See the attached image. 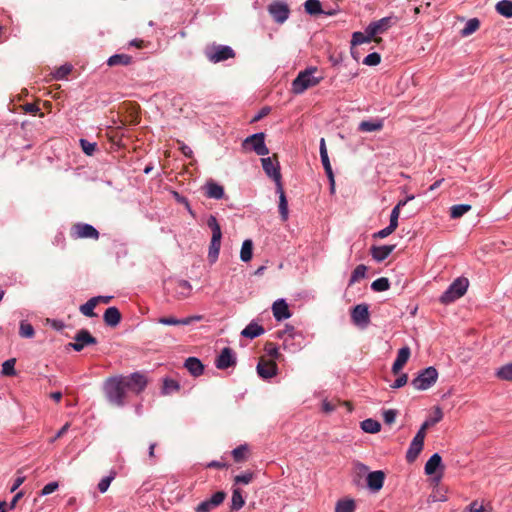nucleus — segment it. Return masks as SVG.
<instances>
[{
	"instance_id": "obj_15",
	"label": "nucleus",
	"mask_w": 512,
	"mask_h": 512,
	"mask_svg": "<svg viewBox=\"0 0 512 512\" xmlns=\"http://www.w3.org/2000/svg\"><path fill=\"white\" fill-rule=\"evenodd\" d=\"M268 11L270 15L273 17V19L280 24L284 23L288 19L290 14V9L288 5L280 1L271 3L268 6Z\"/></svg>"
},
{
	"instance_id": "obj_57",
	"label": "nucleus",
	"mask_w": 512,
	"mask_h": 512,
	"mask_svg": "<svg viewBox=\"0 0 512 512\" xmlns=\"http://www.w3.org/2000/svg\"><path fill=\"white\" fill-rule=\"evenodd\" d=\"M115 475L116 473L115 472H111L109 476L107 477H104L98 484V489L101 493H105L109 486H110V483L112 482V480L115 478Z\"/></svg>"
},
{
	"instance_id": "obj_37",
	"label": "nucleus",
	"mask_w": 512,
	"mask_h": 512,
	"mask_svg": "<svg viewBox=\"0 0 512 512\" xmlns=\"http://www.w3.org/2000/svg\"><path fill=\"white\" fill-rule=\"evenodd\" d=\"M253 255V242L250 239H247L243 242L241 251H240V259L243 262H248L252 259Z\"/></svg>"
},
{
	"instance_id": "obj_55",
	"label": "nucleus",
	"mask_w": 512,
	"mask_h": 512,
	"mask_svg": "<svg viewBox=\"0 0 512 512\" xmlns=\"http://www.w3.org/2000/svg\"><path fill=\"white\" fill-rule=\"evenodd\" d=\"M320 157H321V162L323 164L324 169L327 167H331L324 138H321V140H320Z\"/></svg>"
},
{
	"instance_id": "obj_49",
	"label": "nucleus",
	"mask_w": 512,
	"mask_h": 512,
	"mask_svg": "<svg viewBox=\"0 0 512 512\" xmlns=\"http://www.w3.org/2000/svg\"><path fill=\"white\" fill-rule=\"evenodd\" d=\"M97 306L95 299H89L85 304L81 305L79 310L86 317H95L94 308Z\"/></svg>"
},
{
	"instance_id": "obj_45",
	"label": "nucleus",
	"mask_w": 512,
	"mask_h": 512,
	"mask_svg": "<svg viewBox=\"0 0 512 512\" xmlns=\"http://www.w3.org/2000/svg\"><path fill=\"white\" fill-rule=\"evenodd\" d=\"M366 266L363 264L358 265L352 272L350 280H349V286L355 284L356 282H359L363 278H365L366 275Z\"/></svg>"
},
{
	"instance_id": "obj_29",
	"label": "nucleus",
	"mask_w": 512,
	"mask_h": 512,
	"mask_svg": "<svg viewBox=\"0 0 512 512\" xmlns=\"http://www.w3.org/2000/svg\"><path fill=\"white\" fill-rule=\"evenodd\" d=\"M277 193H279V213L283 221L288 218V202L283 190V185L279 184L276 186Z\"/></svg>"
},
{
	"instance_id": "obj_9",
	"label": "nucleus",
	"mask_w": 512,
	"mask_h": 512,
	"mask_svg": "<svg viewBox=\"0 0 512 512\" xmlns=\"http://www.w3.org/2000/svg\"><path fill=\"white\" fill-rule=\"evenodd\" d=\"M251 146L253 150L259 156H265L269 154V149L265 145V134L263 132L253 134L247 137L243 141V147L247 148Z\"/></svg>"
},
{
	"instance_id": "obj_60",
	"label": "nucleus",
	"mask_w": 512,
	"mask_h": 512,
	"mask_svg": "<svg viewBox=\"0 0 512 512\" xmlns=\"http://www.w3.org/2000/svg\"><path fill=\"white\" fill-rule=\"evenodd\" d=\"M80 144H81L83 152L88 156L93 155V153L96 150V143H91L85 139H81Z\"/></svg>"
},
{
	"instance_id": "obj_48",
	"label": "nucleus",
	"mask_w": 512,
	"mask_h": 512,
	"mask_svg": "<svg viewBox=\"0 0 512 512\" xmlns=\"http://www.w3.org/2000/svg\"><path fill=\"white\" fill-rule=\"evenodd\" d=\"M15 364L16 359L10 358L2 363V370L1 373L3 376H15L16 370H15Z\"/></svg>"
},
{
	"instance_id": "obj_23",
	"label": "nucleus",
	"mask_w": 512,
	"mask_h": 512,
	"mask_svg": "<svg viewBox=\"0 0 512 512\" xmlns=\"http://www.w3.org/2000/svg\"><path fill=\"white\" fill-rule=\"evenodd\" d=\"M410 354H411L410 348L407 346L399 349L397 357L392 366V372L394 374H398L400 372V370L407 363V361L410 357Z\"/></svg>"
},
{
	"instance_id": "obj_59",
	"label": "nucleus",
	"mask_w": 512,
	"mask_h": 512,
	"mask_svg": "<svg viewBox=\"0 0 512 512\" xmlns=\"http://www.w3.org/2000/svg\"><path fill=\"white\" fill-rule=\"evenodd\" d=\"M380 61H381L380 54H378L377 52H373V53L368 54L364 58L363 64L368 65V66H375V65H378L380 63Z\"/></svg>"
},
{
	"instance_id": "obj_56",
	"label": "nucleus",
	"mask_w": 512,
	"mask_h": 512,
	"mask_svg": "<svg viewBox=\"0 0 512 512\" xmlns=\"http://www.w3.org/2000/svg\"><path fill=\"white\" fill-rule=\"evenodd\" d=\"M179 388H180V386L177 381L172 380V379H166L164 381V385H163V393L170 394L174 391H178Z\"/></svg>"
},
{
	"instance_id": "obj_6",
	"label": "nucleus",
	"mask_w": 512,
	"mask_h": 512,
	"mask_svg": "<svg viewBox=\"0 0 512 512\" xmlns=\"http://www.w3.org/2000/svg\"><path fill=\"white\" fill-rule=\"evenodd\" d=\"M261 163L266 175L274 180L276 186L282 184L278 155L262 158Z\"/></svg>"
},
{
	"instance_id": "obj_47",
	"label": "nucleus",
	"mask_w": 512,
	"mask_h": 512,
	"mask_svg": "<svg viewBox=\"0 0 512 512\" xmlns=\"http://www.w3.org/2000/svg\"><path fill=\"white\" fill-rule=\"evenodd\" d=\"M338 405H344L348 408V411H352V404L350 402H340L339 400L337 401H324L323 402V410L326 412V413H330V412H333L336 410L337 406Z\"/></svg>"
},
{
	"instance_id": "obj_4",
	"label": "nucleus",
	"mask_w": 512,
	"mask_h": 512,
	"mask_svg": "<svg viewBox=\"0 0 512 512\" xmlns=\"http://www.w3.org/2000/svg\"><path fill=\"white\" fill-rule=\"evenodd\" d=\"M437 378L438 372L431 366L421 371L411 384L416 390H426L437 381Z\"/></svg>"
},
{
	"instance_id": "obj_54",
	"label": "nucleus",
	"mask_w": 512,
	"mask_h": 512,
	"mask_svg": "<svg viewBox=\"0 0 512 512\" xmlns=\"http://www.w3.org/2000/svg\"><path fill=\"white\" fill-rule=\"evenodd\" d=\"M19 334L21 337H24V338H32L35 334V331L31 324H29L25 321H22L20 323Z\"/></svg>"
},
{
	"instance_id": "obj_12",
	"label": "nucleus",
	"mask_w": 512,
	"mask_h": 512,
	"mask_svg": "<svg viewBox=\"0 0 512 512\" xmlns=\"http://www.w3.org/2000/svg\"><path fill=\"white\" fill-rule=\"evenodd\" d=\"M97 339L86 329L79 330L74 336V342L68 344L75 351H81L85 346L96 345Z\"/></svg>"
},
{
	"instance_id": "obj_26",
	"label": "nucleus",
	"mask_w": 512,
	"mask_h": 512,
	"mask_svg": "<svg viewBox=\"0 0 512 512\" xmlns=\"http://www.w3.org/2000/svg\"><path fill=\"white\" fill-rule=\"evenodd\" d=\"M204 189L208 198L221 199L224 196V188L214 181L207 182Z\"/></svg>"
},
{
	"instance_id": "obj_13",
	"label": "nucleus",
	"mask_w": 512,
	"mask_h": 512,
	"mask_svg": "<svg viewBox=\"0 0 512 512\" xmlns=\"http://www.w3.org/2000/svg\"><path fill=\"white\" fill-rule=\"evenodd\" d=\"M226 493L224 491H218L212 495L211 498L202 501L195 508V512H212L219 507L225 500Z\"/></svg>"
},
{
	"instance_id": "obj_16",
	"label": "nucleus",
	"mask_w": 512,
	"mask_h": 512,
	"mask_svg": "<svg viewBox=\"0 0 512 512\" xmlns=\"http://www.w3.org/2000/svg\"><path fill=\"white\" fill-rule=\"evenodd\" d=\"M424 439L422 432L416 433L406 453L407 462L413 463L417 459L423 449Z\"/></svg>"
},
{
	"instance_id": "obj_40",
	"label": "nucleus",
	"mask_w": 512,
	"mask_h": 512,
	"mask_svg": "<svg viewBox=\"0 0 512 512\" xmlns=\"http://www.w3.org/2000/svg\"><path fill=\"white\" fill-rule=\"evenodd\" d=\"M221 247V240L211 239L209 251H208V260L210 263H215L218 259L219 252Z\"/></svg>"
},
{
	"instance_id": "obj_30",
	"label": "nucleus",
	"mask_w": 512,
	"mask_h": 512,
	"mask_svg": "<svg viewBox=\"0 0 512 512\" xmlns=\"http://www.w3.org/2000/svg\"><path fill=\"white\" fill-rule=\"evenodd\" d=\"M192 290L191 284L186 280H177L175 287V296L178 299H185L190 296Z\"/></svg>"
},
{
	"instance_id": "obj_19",
	"label": "nucleus",
	"mask_w": 512,
	"mask_h": 512,
	"mask_svg": "<svg viewBox=\"0 0 512 512\" xmlns=\"http://www.w3.org/2000/svg\"><path fill=\"white\" fill-rule=\"evenodd\" d=\"M366 480L368 488L373 492H378L383 487L385 473L381 470L370 472Z\"/></svg>"
},
{
	"instance_id": "obj_44",
	"label": "nucleus",
	"mask_w": 512,
	"mask_h": 512,
	"mask_svg": "<svg viewBox=\"0 0 512 512\" xmlns=\"http://www.w3.org/2000/svg\"><path fill=\"white\" fill-rule=\"evenodd\" d=\"M480 27V21L477 18H472L467 21L465 27L461 30L463 37L469 36L476 32Z\"/></svg>"
},
{
	"instance_id": "obj_11",
	"label": "nucleus",
	"mask_w": 512,
	"mask_h": 512,
	"mask_svg": "<svg viewBox=\"0 0 512 512\" xmlns=\"http://www.w3.org/2000/svg\"><path fill=\"white\" fill-rule=\"evenodd\" d=\"M71 237L74 239L89 238L93 240L99 239V232L92 225L87 223H76L71 228Z\"/></svg>"
},
{
	"instance_id": "obj_36",
	"label": "nucleus",
	"mask_w": 512,
	"mask_h": 512,
	"mask_svg": "<svg viewBox=\"0 0 512 512\" xmlns=\"http://www.w3.org/2000/svg\"><path fill=\"white\" fill-rule=\"evenodd\" d=\"M207 226L211 229V232H212V238L211 239H217V240H221L222 238V231H221V227L216 219L215 216L213 215H210L208 220H207Z\"/></svg>"
},
{
	"instance_id": "obj_21",
	"label": "nucleus",
	"mask_w": 512,
	"mask_h": 512,
	"mask_svg": "<svg viewBox=\"0 0 512 512\" xmlns=\"http://www.w3.org/2000/svg\"><path fill=\"white\" fill-rule=\"evenodd\" d=\"M202 319L201 315H193L188 316L183 319H177L173 316H164L160 317L157 322L163 325H190L195 321H200Z\"/></svg>"
},
{
	"instance_id": "obj_43",
	"label": "nucleus",
	"mask_w": 512,
	"mask_h": 512,
	"mask_svg": "<svg viewBox=\"0 0 512 512\" xmlns=\"http://www.w3.org/2000/svg\"><path fill=\"white\" fill-rule=\"evenodd\" d=\"M471 205L469 204H458L453 205L450 208V217L452 219H458L462 217L465 213L469 212L471 210Z\"/></svg>"
},
{
	"instance_id": "obj_25",
	"label": "nucleus",
	"mask_w": 512,
	"mask_h": 512,
	"mask_svg": "<svg viewBox=\"0 0 512 512\" xmlns=\"http://www.w3.org/2000/svg\"><path fill=\"white\" fill-rule=\"evenodd\" d=\"M184 366L195 377L200 376L204 371V365L196 357L187 358Z\"/></svg>"
},
{
	"instance_id": "obj_18",
	"label": "nucleus",
	"mask_w": 512,
	"mask_h": 512,
	"mask_svg": "<svg viewBox=\"0 0 512 512\" xmlns=\"http://www.w3.org/2000/svg\"><path fill=\"white\" fill-rule=\"evenodd\" d=\"M236 358L231 348L225 347L215 361L218 369L224 370L235 366Z\"/></svg>"
},
{
	"instance_id": "obj_1",
	"label": "nucleus",
	"mask_w": 512,
	"mask_h": 512,
	"mask_svg": "<svg viewBox=\"0 0 512 512\" xmlns=\"http://www.w3.org/2000/svg\"><path fill=\"white\" fill-rule=\"evenodd\" d=\"M103 390L105 397L110 404L117 407L125 405L127 390L121 376L106 379L103 385Z\"/></svg>"
},
{
	"instance_id": "obj_17",
	"label": "nucleus",
	"mask_w": 512,
	"mask_h": 512,
	"mask_svg": "<svg viewBox=\"0 0 512 512\" xmlns=\"http://www.w3.org/2000/svg\"><path fill=\"white\" fill-rule=\"evenodd\" d=\"M257 373L263 379H270L277 373V364L274 360L261 357L257 365Z\"/></svg>"
},
{
	"instance_id": "obj_41",
	"label": "nucleus",
	"mask_w": 512,
	"mask_h": 512,
	"mask_svg": "<svg viewBox=\"0 0 512 512\" xmlns=\"http://www.w3.org/2000/svg\"><path fill=\"white\" fill-rule=\"evenodd\" d=\"M306 13L318 15L323 13L321 2L319 0H306L304 3Z\"/></svg>"
},
{
	"instance_id": "obj_24",
	"label": "nucleus",
	"mask_w": 512,
	"mask_h": 512,
	"mask_svg": "<svg viewBox=\"0 0 512 512\" xmlns=\"http://www.w3.org/2000/svg\"><path fill=\"white\" fill-rule=\"evenodd\" d=\"M103 319H104V322L106 323V325L115 327L121 321V313L118 308L109 307L106 309Z\"/></svg>"
},
{
	"instance_id": "obj_5",
	"label": "nucleus",
	"mask_w": 512,
	"mask_h": 512,
	"mask_svg": "<svg viewBox=\"0 0 512 512\" xmlns=\"http://www.w3.org/2000/svg\"><path fill=\"white\" fill-rule=\"evenodd\" d=\"M205 56L212 63H218L235 57L234 50L229 46L214 45L206 48Z\"/></svg>"
},
{
	"instance_id": "obj_10",
	"label": "nucleus",
	"mask_w": 512,
	"mask_h": 512,
	"mask_svg": "<svg viewBox=\"0 0 512 512\" xmlns=\"http://www.w3.org/2000/svg\"><path fill=\"white\" fill-rule=\"evenodd\" d=\"M121 378L125 384L127 392L139 394L145 389L147 385V379L140 373H133L129 376H121Z\"/></svg>"
},
{
	"instance_id": "obj_58",
	"label": "nucleus",
	"mask_w": 512,
	"mask_h": 512,
	"mask_svg": "<svg viewBox=\"0 0 512 512\" xmlns=\"http://www.w3.org/2000/svg\"><path fill=\"white\" fill-rule=\"evenodd\" d=\"M264 351L273 359H278L281 356L277 346L272 342H267L265 344Z\"/></svg>"
},
{
	"instance_id": "obj_39",
	"label": "nucleus",
	"mask_w": 512,
	"mask_h": 512,
	"mask_svg": "<svg viewBox=\"0 0 512 512\" xmlns=\"http://www.w3.org/2000/svg\"><path fill=\"white\" fill-rule=\"evenodd\" d=\"M245 504V500L242 496L241 490L239 488H235L232 493L231 498V510L237 511L241 509Z\"/></svg>"
},
{
	"instance_id": "obj_61",
	"label": "nucleus",
	"mask_w": 512,
	"mask_h": 512,
	"mask_svg": "<svg viewBox=\"0 0 512 512\" xmlns=\"http://www.w3.org/2000/svg\"><path fill=\"white\" fill-rule=\"evenodd\" d=\"M397 411L393 409L385 410L383 412V419L386 424H392L395 422Z\"/></svg>"
},
{
	"instance_id": "obj_42",
	"label": "nucleus",
	"mask_w": 512,
	"mask_h": 512,
	"mask_svg": "<svg viewBox=\"0 0 512 512\" xmlns=\"http://www.w3.org/2000/svg\"><path fill=\"white\" fill-rule=\"evenodd\" d=\"M361 428L366 433H377L381 429V424L374 419L368 418L361 422Z\"/></svg>"
},
{
	"instance_id": "obj_34",
	"label": "nucleus",
	"mask_w": 512,
	"mask_h": 512,
	"mask_svg": "<svg viewBox=\"0 0 512 512\" xmlns=\"http://www.w3.org/2000/svg\"><path fill=\"white\" fill-rule=\"evenodd\" d=\"M375 41L376 43H380L382 41L381 38H374L373 36H369L366 31L364 33L362 32H354L352 35L351 44L353 46L360 45L363 43H369L371 41Z\"/></svg>"
},
{
	"instance_id": "obj_7",
	"label": "nucleus",
	"mask_w": 512,
	"mask_h": 512,
	"mask_svg": "<svg viewBox=\"0 0 512 512\" xmlns=\"http://www.w3.org/2000/svg\"><path fill=\"white\" fill-rule=\"evenodd\" d=\"M396 23H397V17H394V16L384 17L380 20L371 22L366 27V33L369 36H373L374 38H377L376 37L377 35L385 33L392 26L396 25Z\"/></svg>"
},
{
	"instance_id": "obj_33",
	"label": "nucleus",
	"mask_w": 512,
	"mask_h": 512,
	"mask_svg": "<svg viewBox=\"0 0 512 512\" xmlns=\"http://www.w3.org/2000/svg\"><path fill=\"white\" fill-rule=\"evenodd\" d=\"M132 63V57L127 54H115L107 60V64L110 67L113 66H128Z\"/></svg>"
},
{
	"instance_id": "obj_28",
	"label": "nucleus",
	"mask_w": 512,
	"mask_h": 512,
	"mask_svg": "<svg viewBox=\"0 0 512 512\" xmlns=\"http://www.w3.org/2000/svg\"><path fill=\"white\" fill-rule=\"evenodd\" d=\"M264 332L265 330L261 325L251 322L242 330L241 335L249 339H254L262 335Z\"/></svg>"
},
{
	"instance_id": "obj_32",
	"label": "nucleus",
	"mask_w": 512,
	"mask_h": 512,
	"mask_svg": "<svg viewBox=\"0 0 512 512\" xmlns=\"http://www.w3.org/2000/svg\"><path fill=\"white\" fill-rule=\"evenodd\" d=\"M442 458L438 453L433 454L426 462L424 470L427 475H433L441 466Z\"/></svg>"
},
{
	"instance_id": "obj_53",
	"label": "nucleus",
	"mask_w": 512,
	"mask_h": 512,
	"mask_svg": "<svg viewBox=\"0 0 512 512\" xmlns=\"http://www.w3.org/2000/svg\"><path fill=\"white\" fill-rule=\"evenodd\" d=\"M71 71H72V65L65 64L55 70V72L53 73V77L56 80H62L67 75H69L71 73Z\"/></svg>"
},
{
	"instance_id": "obj_22",
	"label": "nucleus",
	"mask_w": 512,
	"mask_h": 512,
	"mask_svg": "<svg viewBox=\"0 0 512 512\" xmlns=\"http://www.w3.org/2000/svg\"><path fill=\"white\" fill-rule=\"evenodd\" d=\"M395 245L372 246L370 253L377 262L384 261L395 249Z\"/></svg>"
},
{
	"instance_id": "obj_14",
	"label": "nucleus",
	"mask_w": 512,
	"mask_h": 512,
	"mask_svg": "<svg viewBox=\"0 0 512 512\" xmlns=\"http://www.w3.org/2000/svg\"><path fill=\"white\" fill-rule=\"evenodd\" d=\"M351 318L355 325L360 327H366L370 322V313L368 305H356L351 311Z\"/></svg>"
},
{
	"instance_id": "obj_46",
	"label": "nucleus",
	"mask_w": 512,
	"mask_h": 512,
	"mask_svg": "<svg viewBox=\"0 0 512 512\" xmlns=\"http://www.w3.org/2000/svg\"><path fill=\"white\" fill-rule=\"evenodd\" d=\"M355 502L352 499L339 500L335 507V512H354Z\"/></svg>"
},
{
	"instance_id": "obj_2",
	"label": "nucleus",
	"mask_w": 512,
	"mask_h": 512,
	"mask_svg": "<svg viewBox=\"0 0 512 512\" xmlns=\"http://www.w3.org/2000/svg\"><path fill=\"white\" fill-rule=\"evenodd\" d=\"M316 72V67H310L304 71L299 72L297 77L292 82V91L295 94H302L308 88L316 86L321 80L320 77L314 76Z\"/></svg>"
},
{
	"instance_id": "obj_3",
	"label": "nucleus",
	"mask_w": 512,
	"mask_h": 512,
	"mask_svg": "<svg viewBox=\"0 0 512 512\" xmlns=\"http://www.w3.org/2000/svg\"><path fill=\"white\" fill-rule=\"evenodd\" d=\"M469 281L467 278L459 277L452 282L448 289L441 295L440 302L450 304L461 298L467 291Z\"/></svg>"
},
{
	"instance_id": "obj_62",
	"label": "nucleus",
	"mask_w": 512,
	"mask_h": 512,
	"mask_svg": "<svg viewBox=\"0 0 512 512\" xmlns=\"http://www.w3.org/2000/svg\"><path fill=\"white\" fill-rule=\"evenodd\" d=\"M253 475L251 473H246L242 475H237L234 477V482L236 484H249L252 481Z\"/></svg>"
},
{
	"instance_id": "obj_51",
	"label": "nucleus",
	"mask_w": 512,
	"mask_h": 512,
	"mask_svg": "<svg viewBox=\"0 0 512 512\" xmlns=\"http://www.w3.org/2000/svg\"><path fill=\"white\" fill-rule=\"evenodd\" d=\"M390 287L389 280L385 277H381L372 282L371 288L375 292H383L388 290Z\"/></svg>"
},
{
	"instance_id": "obj_31",
	"label": "nucleus",
	"mask_w": 512,
	"mask_h": 512,
	"mask_svg": "<svg viewBox=\"0 0 512 512\" xmlns=\"http://www.w3.org/2000/svg\"><path fill=\"white\" fill-rule=\"evenodd\" d=\"M412 199H414L413 195L408 196L405 200L399 201L398 204L392 209L391 215H390L389 226H392L394 229H397V227H398V219H399V215H400V209H401V207L406 205V203L408 201H410Z\"/></svg>"
},
{
	"instance_id": "obj_63",
	"label": "nucleus",
	"mask_w": 512,
	"mask_h": 512,
	"mask_svg": "<svg viewBox=\"0 0 512 512\" xmlns=\"http://www.w3.org/2000/svg\"><path fill=\"white\" fill-rule=\"evenodd\" d=\"M407 381H408V376H407V374L403 373L395 380V382L391 385V387L394 389L401 388L404 385H406Z\"/></svg>"
},
{
	"instance_id": "obj_64",
	"label": "nucleus",
	"mask_w": 512,
	"mask_h": 512,
	"mask_svg": "<svg viewBox=\"0 0 512 512\" xmlns=\"http://www.w3.org/2000/svg\"><path fill=\"white\" fill-rule=\"evenodd\" d=\"M395 230L396 229H394L392 226L388 225L386 228L375 233L374 237L383 239V238H386L387 236H389L390 234H392Z\"/></svg>"
},
{
	"instance_id": "obj_35",
	"label": "nucleus",
	"mask_w": 512,
	"mask_h": 512,
	"mask_svg": "<svg viewBox=\"0 0 512 512\" xmlns=\"http://www.w3.org/2000/svg\"><path fill=\"white\" fill-rule=\"evenodd\" d=\"M383 128V121L382 120H376V121H361L358 126V130L361 132H374V131H380Z\"/></svg>"
},
{
	"instance_id": "obj_38",
	"label": "nucleus",
	"mask_w": 512,
	"mask_h": 512,
	"mask_svg": "<svg viewBox=\"0 0 512 512\" xmlns=\"http://www.w3.org/2000/svg\"><path fill=\"white\" fill-rule=\"evenodd\" d=\"M496 11L506 17H512V1L510 0H501L496 4Z\"/></svg>"
},
{
	"instance_id": "obj_52",
	"label": "nucleus",
	"mask_w": 512,
	"mask_h": 512,
	"mask_svg": "<svg viewBox=\"0 0 512 512\" xmlns=\"http://www.w3.org/2000/svg\"><path fill=\"white\" fill-rule=\"evenodd\" d=\"M247 453H248V446L240 445L232 451V456H233V459L235 460V462H243L246 460Z\"/></svg>"
},
{
	"instance_id": "obj_50",
	"label": "nucleus",
	"mask_w": 512,
	"mask_h": 512,
	"mask_svg": "<svg viewBox=\"0 0 512 512\" xmlns=\"http://www.w3.org/2000/svg\"><path fill=\"white\" fill-rule=\"evenodd\" d=\"M496 376L501 380L512 381V363L500 367Z\"/></svg>"
},
{
	"instance_id": "obj_8",
	"label": "nucleus",
	"mask_w": 512,
	"mask_h": 512,
	"mask_svg": "<svg viewBox=\"0 0 512 512\" xmlns=\"http://www.w3.org/2000/svg\"><path fill=\"white\" fill-rule=\"evenodd\" d=\"M277 335L283 340L284 349L290 352H295L301 349V342H298L297 344L293 342L296 338H302V335L296 332L294 327L287 326L284 330L278 331Z\"/></svg>"
},
{
	"instance_id": "obj_27",
	"label": "nucleus",
	"mask_w": 512,
	"mask_h": 512,
	"mask_svg": "<svg viewBox=\"0 0 512 512\" xmlns=\"http://www.w3.org/2000/svg\"><path fill=\"white\" fill-rule=\"evenodd\" d=\"M443 418V412L442 410L439 408V407H436L434 412H433V415L428 418L420 427L419 431L417 433H421L422 432V435L423 437L426 436V430L431 427V426H434L435 424H437L438 422H440Z\"/></svg>"
},
{
	"instance_id": "obj_20",
	"label": "nucleus",
	"mask_w": 512,
	"mask_h": 512,
	"mask_svg": "<svg viewBox=\"0 0 512 512\" xmlns=\"http://www.w3.org/2000/svg\"><path fill=\"white\" fill-rule=\"evenodd\" d=\"M272 313L277 321H282L291 317L288 304L284 299H278L273 303Z\"/></svg>"
}]
</instances>
